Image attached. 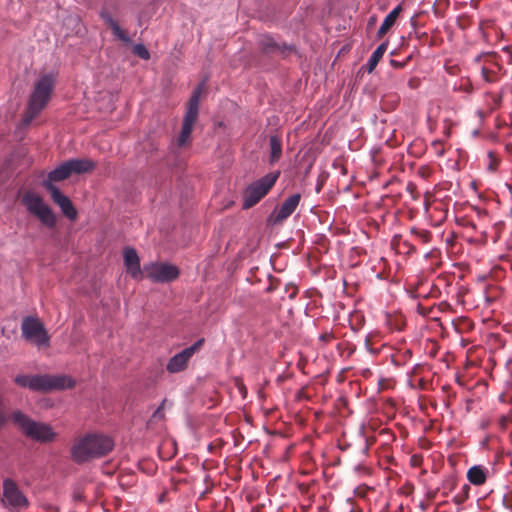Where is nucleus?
I'll return each instance as SVG.
<instances>
[{
	"instance_id": "9b49d317",
	"label": "nucleus",
	"mask_w": 512,
	"mask_h": 512,
	"mask_svg": "<svg viewBox=\"0 0 512 512\" xmlns=\"http://www.w3.org/2000/svg\"><path fill=\"white\" fill-rule=\"evenodd\" d=\"M143 272L146 278L160 283L171 282L179 276V269L168 263H150L144 266Z\"/></svg>"
},
{
	"instance_id": "aec40b11",
	"label": "nucleus",
	"mask_w": 512,
	"mask_h": 512,
	"mask_svg": "<svg viewBox=\"0 0 512 512\" xmlns=\"http://www.w3.org/2000/svg\"><path fill=\"white\" fill-rule=\"evenodd\" d=\"M270 149V162L274 163L278 161L282 155V142L278 136L273 135L270 137Z\"/></svg>"
},
{
	"instance_id": "f704fd0d",
	"label": "nucleus",
	"mask_w": 512,
	"mask_h": 512,
	"mask_svg": "<svg viewBox=\"0 0 512 512\" xmlns=\"http://www.w3.org/2000/svg\"><path fill=\"white\" fill-rule=\"evenodd\" d=\"M73 498H74L76 501H80V500H82L83 496H82V494H81V492H80V491H75V492L73 493Z\"/></svg>"
},
{
	"instance_id": "f257e3e1",
	"label": "nucleus",
	"mask_w": 512,
	"mask_h": 512,
	"mask_svg": "<svg viewBox=\"0 0 512 512\" xmlns=\"http://www.w3.org/2000/svg\"><path fill=\"white\" fill-rule=\"evenodd\" d=\"M114 448L113 440L102 434H87L79 438L71 448V457L77 464L89 462L109 454Z\"/></svg>"
},
{
	"instance_id": "b1692460",
	"label": "nucleus",
	"mask_w": 512,
	"mask_h": 512,
	"mask_svg": "<svg viewBox=\"0 0 512 512\" xmlns=\"http://www.w3.org/2000/svg\"><path fill=\"white\" fill-rule=\"evenodd\" d=\"M481 73L484 80L488 83H494L498 80L497 72L485 66L481 68Z\"/></svg>"
},
{
	"instance_id": "393cba45",
	"label": "nucleus",
	"mask_w": 512,
	"mask_h": 512,
	"mask_svg": "<svg viewBox=\"0 0 512 512\" xmlns=\"http://www.w3.org/2000/svg\"><path fill=\"white\" fill-rule=\"evenodd\" d=\"M133 53L144 60H148L150 58V53L143 44H136L133 47Z\"/></svg>"
},
{
	"instance_id": "7ed1b4c3",
	"label": "nucleus",
	"mask_w": 512,
	"mask_h": 512,
	"mask_svg": "<svg viewBox=\"0 0 512 512\" xmlns=\"http://www.w3.org/2000/svg\"><path fill=\"white\" fill-rule=\"evenodd\" d=\"M54 83V77L50 74L43 75L35 83L25 115L26 123H30L45 108L53 92Z\"/></svg>"
},
{
	"instance_id": "423d86ee",
	"label": "nucleus",
	"mask_w": 512,
	"mask_h": 512,
	"mask_svg": "<svg viewBox=\"0 0 512 512\" xmlns=\"http://www.w3.org/2000/svg\"><path fill=\"white\" fill-rule=\"evenodd\" d=\"M204 91V84H199L193 91L188 103L186 113L183 118L181 132L177 139L179 147H183L190 142V136L193 131L194 124L198 119L200 98Z\"/></svg>"
},
{
	"instance_id": "20e7f679",
	"label": "nucleus",
	"mask_w": 512,
	"mask_h": 512,
	"mask_svg": "<svg viewBox=\"0 0 512 512\" xmlns=\"http://www.w3.org/2000/svg\"><path fill=\"white\" fill-rule=\"evenodd\" d=\"M11 419L14 424H16L22 432L32 440L47 443L52 442L56 437V433L50 425L33 421L21 411L13 412Z\"/></svg>"
},
{
	"instance_id": "ddd939ff",
	"label": "nucleus",
	"mask_w": 512,
	"mask_h": 512,
	"mask_svg": "<svg viewBox=\"0 0 512 512\" xmlns=\"http://www.w3.org/2000/svg\"><path fill=\"white\" fill-rule=\"evenodd\" d=\"M301 200V195L299 193L293 194L289 196L284 202L273 210V212L268 217L269 224H281L287 218H289L292 213L296 210Z\"/></svg>"
},
{
	"instance_id": "4be33fe9",
	"label": "nucleus",
	"mask_w": 512,
	"mask_h": 512,
	"mask_svg": "<svg viewBox=\"0 0 512 512\" xmlns=\"http://www.w3.org/2000/svg\"><path fill=\"white\" fill-rule=\"evenodd\" d=\"M411 233L419 240L421 241L422 243L426 244V243H429L430 240H431V232L428 231V230H419V229H416V228H413L411 230Z\"/></svg>"
},
{
	"instance_id": "c756f323",
	"label": "nucleus",
	"mask_w": 512,
	"mask_h": 512,
	"mask_svg": "<svg viewBox=\"0 0 512 512\" xmlns=\"http://www.w3.org/2000/svg\"><path fill=\"white\" fill-rule=\"evenodd\" d=\"M46 512H59V508L52 504H47L44 506Z\"/></svg>"
},
{
	"instance_id": "a878e982",
	"label": "nucleus",
	"mask_w": 512,
	"mask_h": 512,
	"mask_svg": "<svg viewBox=\"0 0 512 512\" xmlns=\"http://www.w3.org/2000/svg\"><path fill=\"white\" fill-rule=\"evenodd\" d=\"M8 421L6 408L2 398H0V428L5 425Z\"/></svg>"
},
{
	"instance_id": "9d476101",
	"label": "nucleus",
	"mask_w": 512,
	"mask_h": 512,
	"mask_svg": "<svg viewBox=\"0 0 512 512\" xmlns=\"http://www.w3.org/2000/svg\"><path fill=\"white\" fill-rule=\"evenodd\" d=\"M21 332L26 340L37 346H47L49 344L48 333L42 322L36 317H25L21 324Z\"/></svg>"
},
{
	"instance_id": "ea45409f",
	"label": "nucleus",
	"mask_w": 512,
	"mask_h": 512,
	"mask_svg": "<svg viewBox=\"0 0 512 512\" xmlns=\"http://www.w3.org/2000/svg\"><path fill=\"white\" fill-rule=\"evenodd\" d=\"M409 85H410V87H412V88L414 87V83H412V81H409Z\"/></svg>"
},
{
	"instance_id": "6ab92c4d",
	"label": "nucleus",
	"mask_w": 512,
	"mask_h": 512,
	"mask_svg": "<svg viewBox=\"0 0 512 512\" xmlns=\"http://www.w3.org/2000/svg\"><path fill=\"white\" fill-rule=\"evenodd\" d=\"M388 47V43H382L380 44L376 50L372 53L370 59L368 60L366 64V69L368 73H372L374 69L376 68L377 64L382 59L384 53L386 52Z\"/></svg>"
},
{
	"instance_id": "2eb2a0df",
	"label": "nucleus",
	"mask_w": 512,
	"mask_h": 512,
	"mask_svg": "<svg viewBox=\"0 0 512 512\" xmlns=\"http://www.w3.org/2000/svg\"><path fill=\"white\" fill-rule=\"evenodd\" d=\"M124 263L128 273L135 279L142 278L144 272L140 268V259L134 248L127 247L124 249Z\"/></svg>"
},
{
	"instance_id": "39448f33",
	"label": "nucleus",
	"mask_w": 512,
	"mask_h": 512,
	"mask_svg": "<svg viewBox=\"0 0 512 512\" xmlns=\"http://www.w3.org/2000/svg\"><path fill=\"white\" fill-rule=\"evenodd\" d=\"M96 164L94 161L86 158L70 159L54 170L48 173L47 178L43 180V187L47 190V185H54V182H60L68 179L72 174H83L92 171Z\"/></svg>"
},
{
	"instance_id": "6e6552de",
	"label": "nucleus",
	"mask_w": 512,
	"mask_h": 512,
	"mask_svg": "<svg viewBox=\"0 0 512 512\" xmlns=\"http://www.w3.org/2000/svg\"><path fill=\"white\" fill-rule=\"evenodd\" d=\"M26 209L36 216L45 226L52 228L56 225V217L52 209L44 203L41 196L34 192H26L22 197Z\"/></svg>"
},
{
	"instance_id": "72a5a7b5",
	"label": "nucleus",
	"mask_w": 512,
	"mask_h": 512,
	"mask_svg": "<svg viewBox=\"0 0 512 512\" xmlns=\"http://www.w3.org/2000/svg\"><path fill=\"white\" fill-rule=\"evenodd\" d=\"M411 461H412V464H413L414 466H417V465H419V464H420V462H421V458H420V457H418V456H413V457L411 458Z\"/></svg>"
},
{
	"instance_id": "412c9836",
	"label": "nucleus",
	"mask_w": 512,
	"mask_h": 512,
	"mask_svg": "<svg viewBox=\"0 0 512 512\" xmlns=\"http://www.w3.org/2000/svg\"><path fill=\"white\" fill-rule=\"evenodd\" d=\"M470 487L468 484H464L462 490L453 497V502L456 505L464 503L469 497Z\"/></svg>"
},
{
	"instance_id": "4c0bfd02",
	"label": "nucleus",
	"mask_w": 512,
	"mask_h": 512,
	"mask_svg": "<svg viewBox=\"0 0 512 512\" xmlns=\"http://www.w3.org/2000/svg\"><path fill=\"white\" fill-rule=\"evenodd\" d=\"M498 164V160L493 158V160L490 163V169H495Z\"/></svg>"
},
{
	"instance_id": "79ce46f5",
	"label": "nucleus",
	"mask_w": 512,
	"mask_h": 512,
	"mask_svg": "<svg viewBox=\"0 0 512 512\" xmlns=\"http://www.w3.org/2000/svg\"><path fill=\"white\" fill-rule=\"evenodd\" d=\"M453 487H454V482L452 481V482H451L450 490H452V489H453Z\"/></svg>"
},
{
	"instance_id": "7c9ffc66",
	"label": "nucleus",
	"mask_w": 512,
	"mask_h": 512,
	"mask_svg": "<svg viewBox=\"0 0 512 512\" xmlns=\"http://www.w3.org/2000/svg\"><path fill=\"white\" fill-rule=\"evenodd\" d=\"M406 190L413 196V198H416V196L414 195L416 186L413 183H408Z\"/></svg>"
},
{
	"instance_id": "5701e85b",
	"label": "nucleus",
	"mask_w": 512,
	"mask_h": 512,
	"mask_svg": "<svg viewBox=\"0 0 512 512\" xmlns=\"http://www.w3.org/2000/svg\"><path fill=\"white\" fill-rule=\"evenodd\" d=\"M260 45H261L263 51L266 53H270L278 48V45L276 44V42L270 37H263L261 39Z\"/></svg>"
},
{
	"instance_id": "a19ab883",
	"label": "nucleus",
	"mask_w": 512,
	"mask_h": 512,
	"mask_svg": "<svg viewBox=\"0 0 512 512\" xmlns=\"http://www.w3.org/2000/svg\"><path fill=\"white\" fill-rule=\"evenodd\" d=\"M409 85H410V87H412V88L414 87V83H412V81H409Z\"/></svg>"
},
{
	"instance_id": "58836bf2",
	"label": "nucleus",
	"mask_w": 512,
	"mask_h": 512,
	"mask_svg": "<svg viewBox=\"0 0 512 512\" xmlns=\"http://www.w3.org/2000/svg\"><path fill=\"white\" fill-rule=\"evenodd\" d=\"M420 507H421L422 510H426L427 509V506L425 504H423V503L420 504Z\"/></svg>"
},
{
	"instance_id": "a211bd4d",
	"label": "nucleus",
	"mask_w": 512,
	"mask_h": 512,
	"mask_svg": "<svg viewBox=\"0 0 512 512\" xmlns=\"http://www.w3.org/2000/svg\"><path fill=\"white\" fill-rule=\"evenodd\" d=\"M467 478L473 485H482L486 482V471L481 466H473L468 470Z\"/></svg>"
},
{
	"instance_id": "bb28decb",
	"label": "nucleus",
	"mask_w": 512,
	"mask_h": 512,
	"mask_svg": "<svg viewBox=\"0 0 512 512\" xmlns=\"http://www.w3.org/2000/svg\"><path fill=\"white\" fill-rule=\"evenodd\" d=\"M334 339V334L330 331H325L319 336V340L325 344L330 343Z\"/></svg>"
},
{
	"instance_id": "c9c22d12",
	"label": "nucleus",
	"mask_w": 512,
	"mask_h": 512,
	"mask_svg": "<svg viewBox=\"0 0 512 512\" xmlns=\"http://www.w3.org/2000/svg\"><path fill=\"white\" fill-rule=\"evenodd\" d=\"M237 386H238L239 390L241 391V393L243 395H245L246 394V388H245L244 384L242 382H238Z\"/></svg>"
},
{
	"instance_id": "e433bc0d",
	"label": "nucleus",
	"mask_w": 512,
	"mask_h": 512,
	"mask_svg": "<svg viewBox=\"0 0 512 512\" xmlns=\"http://www.w3.org/2000/svg\"><path fill=\"white\" fill-rule=\"evenodd\" d=\"M436 493H437L436 491H429L427 493L428 499L433 500L436 497Z\"/></svg>"
},
{
	"instance_id": "f3484780",
	"label": "nucleus",
	"mask_w": 512,
	"mask_h": 512,
	"mask_svg": "<svg viewBox=\"0 0 512 512\" xmlns=\"http://www.w3.org/2000/svg\"><path fill=\"white\" fill-rule=\"evenodd\" d=\"M402 10V5L399 4L384 18L377 31L378 38H382L393 27Z\"/></svg>"
},
{
	"instance_id": "473e14b6",
	"label": "nucleus",
	"mask_w": 512,
	"mask_h": 512,
	"mask_svg": "<svg viewBox=\"0 0 512 512\" xmlns=\"http://www.w3.org/2000/svg\"><path fill=\"white\" fill-rule=\"evenodd\" d=\"M494 54L492 53H486V54H480L475 58V62H480L483 57H493Z\"/></svg>"
},
{
	"instance_id": "1a4fd4ad",
	"label": "nucleus",
	"mask_w": 512,
	"mask_h": 512,
	"mask_svg": "<svg viewBox=\"0 0 512 512\" xmlns=\"http://www.w3.org/2000/svg\"><path fill=\"white\" fill-rule=\"evenodd\" d=\"M1 501L3 506L12 512H20L27 509L29 506L27 497L20 490L17 483L10 478H7L3 481V493Z\"/></svg>"
},
{
	"instance_id": "f8f14e48",
	"label": "nucleus",
	"mask_w": 512,
	"mask_h": 512,
	"mask_svg": "<svg viewBox=\"0 0 512 512\" xmlns=\"http://www.w3.org/2000/svg\"><path fill=\"white\" fill-rule=\"evenodd\" d=\"M204 339H200L196 341L193 345L183 349L181 352L175 354L172 358L169 359L166 370L171 373H179L184 371L188 367V362L190 359L200 351L203 346Z\"/></svg>"
},
{
	"instance_id": "c85d7f7f",
	"label": "nucleus",
	"mask_w": 512,
	"mask_h": 512,
	"mask_svg": "<svg viewBox=\"0 0 512 512\" xmlns=\"http://www.w3.org/2000/svg\"><path fill=\"white\" fill-rule=\"evenodd\" d=\"M509 417L508 416H504L502 415L500 418H499V426L501 427V429H506L507 428V425L509 423Z\"/></svg>"
},
{
	"instance_id": "0eeeda50",
	"label": "nucleus",
	"mask_w": 512,
	"mask_h": 512,
	"mask_svg": "<svg viewBox=\"0 0 512 512\" xmlns=\"http://www.w3.org/2000/svg\"><path fill=\"white\" fill-rule=\"evenodd\" d=\"M280 172L269 173L252 182L243 192V209H250L260 202L275 185Z\"/></svg>"
},
{
	"instance_id": "f03ea898",
	"label": "nucleus",
	"mask_w": 512,
	"mask_h": 512,
	"mask_svg": "<svg viewBox=\"0 0 512 512\" xmlns=\"http://www.w3.org/2000/svg\"><path fill=\"white\" fill-rule=\"evenodd\" d=\"M15 383L23 388H29L38 392H51L55 390L72 389L76 385V381L68 375H17L14 379Z\"/></svg>"
},
{
	"instance_id": "2f4dec72",
	"label": "nucleus",
	"mask_w": 512,
	"mask_h": 512,
	"mask_svg": "<svg viewBox=\"0 0 512 512\" xmlns=\"http://www.w3.org/2000/svg\"><path fill=\"white\" fill-rule=\"evenodd\" d=\"M418 312L423 315V316H426L429 314V310L424 308L421 304H418Z\"/></svg>"
},
{
	"instance_id": "dca6fc26",
	"label": "nucleus",
	"mask_w": 512,
	"mask_h": 512,
	"mask_svg": "<svg viewBox=\"0 0 512 512\" xmlns=\"http://www.w3.org/2000/svg\"><path fill=\"white\" fill-rule=\"evenodd\" d=\"M100 17L112 30L114 36H116L119 40L123 41L124 43L131 42V39L128 36L127 32L119 26L117 21H115L108 12L102 11L100 13Z\"/></svg>"
},
{
	"instance_id": "cd10ccee",
	"label": "nucleus",
	"mask_w": 512,
	"mask_h": 512,
	"mask_svg": "<svg viewBox=\"0 0 512 512\" xmlns=\"http://www.w3.org/2000/svg\"><path fill=\"white\" fill-rule=\"evenodd\" d=\"M165 400L162 402L161 406L153 413V418L162 419L164 417L163 408L165 405Z\"/></svg>"
},
{
	"instance_id": "4468645a",
	"label": "nucleus",
	"mask_w": 512,
	"mask_h": 512,
	"mask_svg": "<svg viewBox=\"0 0 512 512\" xmlns=\"http://www.w3.org/2000/svg\"><path fill=\"white\" fill-rule=\"evenodd\" d=\"M47 191L50 193L53 202L59 206L62 213L70 220H75L77 211L73 206L71 200L65 196L60 189L55 185H47Z\"/></svg>"
}]
</instances>
